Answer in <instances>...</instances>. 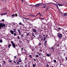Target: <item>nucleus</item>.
<instances>
[{"label": "nucleus", "mask_w": 67, "mask_h": 67, "mask_svg": "<svg viewBox=\"0 0 67 67\" xmlns=\"http://www.w3.org/2000/svg\"><path fill=\"white\" fill-rule=\"evenodd\" d=\"M46 7H47V5H45L43 7H42V8H46Z\"/></svg>", "instance_id": "obj_28"}, {"label": "nucleus", "mask_w": 67, "mask_h": 67, "mask_svg": "<svg viewBox=\"0 0 67 67\" xmlns=\"http://www.w3.org/2000/svg\"><path fill=\"white\" fill-rule=\"evenodd\" d=\"M47 8H46V9L44 10V12H45V11H47Z\"/></svg>", "instance_id": "obj_37"}, {"label": "nucleus", "mask_w": 67, "mask_h": 67, "mask_svg": "<svg viewBox=\"0 0 67 67\" xmlns=\"http://www.w3.org/2000/svg\"><path fill=\"white\" fill-rule=\"evenodd\" d=\"M60 13L62 14H63V15H64V16H67V13H63L62 12H60Z\"/></svg>", "instance_id": "obj_5"}, {"label": "nucleus", "mask_w": 67, "mask_h": 67, "mask_svg": "<svg viewBox=\"0 0 67 67\" xmlns=\"http://www.w3.org/2000/svg\"><path fill=\"white\" fill-rule=\"evenodd\" d=\"M63 56H66V53H64Z\"/></svg>", "instance_id": "obj_45"}, {"label": "nucleus", "mask_w": 67, "mask_h": 67, "mask_svg": "<svg viewBox=\"0 0 67 67\" xmlns=\"http://www.w3.org/2000/svg\"><path fill=\"white\" fill-rule=\"evenodd\" d=\"M49 17H51V16H52V15H49Z\"/></svg>", "instance_id": "obj_53"}, {"label": "nucleus", "mask_w": 67, "mask_h": 67, "mask_svg": "<svg viewBox=\"0 0 67 67\" xmlns=\"http://www.w3.org/2000/svg\"><path fill=\"white\" fill-rule=\"evenodd\" d=\"M57 46H59V44H57Z\"/></svg>", "instance_id": "obj_56"}, {"label": "nucleus", "mask_w": 67, "mask_h": 67, "mask_svg": "<svg viewBox=\"0 0 67 67\" xmlns=\"http://www.w3.org/2000/svg\"><path fill=\"white\" fill-rule=\"evenodd\" d=\"M14 16H15L17 17L18 16V14L16 13L15 14H13L12 15V17Z\"/></svg>", "instance_id": "obj_9"}, {"label": "nucleus", "mask_w": 67, "mask_h": 67, "mask_svg": "<svg viewBox=\"0 0 67 67\" xmlns=\"http://www.w3.org/2000/svg\"><path fill=\"white\" fill-rule=\"evenodd\" d=\"M24 50L25 51V52H23V53H24L25 54V53H26V52H27L26 50L24 49Z\"/></svg>", "instance_id": "obj_27"}, {"label": "nucleus", "mask_w": 67, "mask_h": 67, "mask_svg": "<svg viewBox=\"0 0 67 67\" xmlns=\"http://www.w3.org/2000/svg\"><path fill=\"white\" fill-rule=\"evenodd\" d=\"M19 25H21V24H22V23H21V22H20L19 23Z\"/></svg>", "instance_id": "obj_50"}, {"label": "nucleus", "mask_w": 67, "mask_h": 67, "mask_svg": "<svg viewBox=\"0 0 67 67\" xmlns=\"http://www.w3.org/2000/svg\"><path fill=\"white\" fill-rule=\"evenodd\" d=\"M28 65H27V64H26L25 65V66L26 67H27V66H28Z\"/></svg>", "instance_id": "obj_48"}, {"label": "nucleus", "mask_w": 67, "mask_h": 67, "mask_svg": "<svg viewBox=\"0 0 67 67\" xmlns=\"http://www.w3.org/2000/svg\"><path fill=\"white\" fill-rule=\"evenodd\" d=\"M17 31H18L19 32H21V31H20V30L19 29H18L17 30Z\"/></svg>", "instance_id": "obj_31"}, {"label": "nucleus", "mask_w": 67, "mask_h": 67, "mask_svg": "<svg viewBox=\"0 0 67 67\" xmlns=\"http://www.w3.org/2000/svg\"><path fill=\"white\" fill-rule=\"evenodd\" d=\"M40 16H43V15H42L41 14V15L40 14Z\"/></svg>", "instance_id": "obj_62"}, {"label": "nucleus", "mask_w": 67, "mask_h": 67, "mask_svg": "<svg viewBox=\"0 0 67 67\" xmlns=\"http://www.w3.org/2000/svg\"><path fill=\"white\" fill-rule=\"evenodd\" d=\"M10 43L11 44H12V46L13 48H15L16 49H16V46H15V44L14 43V42L13 41H11L10 42Z\"/></svg>", "instance_id": "obj_3"}, {"label": "nucleus", "mask_w": 67, "mask_h": 67, "mask_svg": "<svg viewBox=\"0 0 67 67\" xmlns=\"http://www.w3.org/2000/svg\"><path fill=\"white\" fill-rule=\"evenodd\" d=\"M21 37H24V35H21Z\"/></svg>", "instance_id": "obj_38"}, {"label": "nucleus", "mask_w": 67, "mask_h": 67, "mask_svg": "<svg viewBox=\"0 0 67 67\" xmlns=\"http://www.w3.org/2000/svg\"><path fill=\"white\" fill-rule=\"evenodd\" d=\"M14 36H16V34L15 33H14Z\"/></svg>", "instance_id": "obj_32"}, {"label": "nucleus", "mask_w": 67, "mask_h": 67, "mask_svg": "<svg viewBox=\"0 0 67 67\" xmlns=\"http://www.w3.org/2000/svg\"><path fill=\"white\" fill-rule=\"evenodd\" d=\"M42 3H39L37 4L36 5H34V6H35L36 7H40V6L42 5Z\"/></svg>", "instance_id": "obj_4"}, {"label": "nucleus", "mask_w": 67, "mask_h": 67, "mask_svg": "<svg viewBox=\"0 0 67 67\" xmlns=\"http://www.w3.org/2000/svg\"><path fill=\"white\" fill-rule=\"evenodd\" d=\"M30 35V32H29L28 33L26 34V35L28 36H29Z\"/></svg>", "instance_id": "obj_25"}, {"label": "nucleus", "mask_w": 67, "mask_h": 67, "mask_svg": "<svg viewBox=\"0 0 67 67\" xmlns=\"http://www.w3.org/2000/svg\"><path fill=\"white\" fill-rule=\"evenodd\" d=\"M29 57L30 58H32V57H34V55L33 54H32L31 55H29Z\"/></svg>", "instance_id": "obj_6"}, {"label": "nucleus", "mask_w": 67, "mask_h": 67, "mask_svg": "<svg viewBox=\"0 0 67 67\" xmlns=\"http://www.w3.org/2000/svg\"><path fill=\"white\" fill-rule=\"evenodd\" d=\"M46 37H44L43 38V40L45 41V40H46Z\"/></svg>", "instance_id": "obj_35"}, {"label": "nucleus", "mask_w": 67, "mask_h": 67, "mask_svg": "<svg viewBox=\"0 0 67 67\" xmlns=\"http://www.w3.org/2000/svg\"><path fill=\"white\" fill-rule=\"evenodd\" d=\"M32 65H33V67H35V66H36V64H33L32 63Z\"/></svg>", "instance_id": "obj_20"}, {"label": "nucleus", "mask_w": 67, "mask_h": 67, "mask_svg": "<svg viewBox=\"0 0 67 67\" xmlns=\"http://www.w3.org/2000/svg\"><path fill=\"white\" fill-rule=\"evenodd\" d=\"M23 19H26V20H29V19L25 18L24 17H23Z\"/></svg>", "instance_id": "obj_19"}, {"label": "nucleus", "mask_w": 67, "mask_h": 67, "mask_svg": "<svg viewBox=\"0 0 67 67\" xmlns=\"http://www.w3.org/2000/svg\"><path fill=\"white\" fill-rule=\"evenodd\" d=\"M17 38H18V39H20V37H19V36H18L17 37Z\"/></svg>", "instance_id": "obj_46"}, {"label": "nucleus", "mask_w": 67, "mask_h": 67, "mask_svg": "<svg viewBox=\"0 0 67 67\" xmlns=\"http://www.w3.org/2000/svg\"><path fill=\"white\" fill-rule=\"evenodd\" d=\"M37 54H38L39 56H40V57H41V56L42 55V53H40L38 52L37 53Z\"/></svg>", "instance_id": "obj_15"}, {"label": "nucleus", "mask_w": 67, "mask_h": 67, "mask_svg": "<svg viewBox=\"0 0 67 67\" xmlns=\"http://www.w3.org/2000/svg\"><path fill=\"white\" fill-rule=\"evenodd\" d=\"M10 32L11 34H13V35L14 34V31L13 30H10Z\"/></svg>", "instance_id": "obj_13"}, {"label": "nucleus", "mask_w": 67, "mask_h": 67, "mask_svg": "<svg viewBox=\"0 0 67 67\" xmlns=\"http://www.w3.org/2000/svg\"><path fill=\"white\" fill-rule=\"evenodd\" d=\"M46 66L47 67H49V65H48V64H47Z\"/></svg>", "instance_id": "obj_47"}, {"label": "nucleus", "mask_w": 67, "mask_h": 67, "mask_svg": "<svg viewBox=\"0 0 67 67\" xmlns=\"http://www.w3.org/2000/svg\"><path fill=\"white\" fill-rule=\"evenodd\" d=\"M3 63L4 64H3L4 65H6V64H5V63H6V62H5V61H3Z\"/></svg>", "instance_id": "obj_26"}, {"label": "nucleus", "mask_w": 67, "mask_h": 67, "mask_svg": "<svg viewBox=\"0 0 67 67\" xmlns=\"http://www.w3.org/2000/svg\"><path fill=\"white\" fill-rule=\"evenodd\" d=\"M7 13H4L1 14V16H2V15H7Z\"/></svg>", "instance_id": "obj_11"}, {"label": "nucleus", "mask_w": 67, "mask_h": 67, "mask_svg": "<svg viewBox=\"0 0 67 67\" xmlns=\"http://www.w3.org/2000/svg\"><path fill=\"white\" fill-rule=\"evenodd\" d=\"M12 46V45H11V44H9V45L8 46V48H10V46Z\"/></svg>", "instance_id": "obj_23"}, {"label": "nucleus", "mask_w": 67, "mask_h": 67, "mask_svg": "<svg viewBox=\"0 0 67 67\" xmlns=\"http://www.w3.org/2000/svg\"><path fill=\"white\" fill-rule=\"evenodd\" d=\"M31 34V36H32V37H36V36H35L34 35V33L32 32V34Z\"/></svg>", "instance_id": "obj_7"}, {"label": "nucleus", "mask_w": 67, "mask_h": 67, "mask_svg": "<svg viewBox=\"0 0 67 67\" xmlns=\"http://www.w3.org/2000/svg\"><path fill=\"white\" fill-rule=\"evenodd\" d=\"M42 3V5H43V6H44V5H45V4H43V3Z\"/></svg>", "instance_id": "obj_51"}, {"label": "nucleus", "mask_w": 67, "mask_h": 67, "mask_svg": "<svg viewBox=\"0 0 67 67\" xmlns=\"http://www.w3.org/2000/svg\"><path fill=\"white\" fill-rule=\"evenodd\" d=\"M13 30L14 31V32L15 33H17V32H16V29H13Z\"/></svg>", "instance_id": "obj_14"}, {"label": "nucleus", "mask_w": 67, "mask_h": 67, "mask_svg": "<svg viewBox=\"0 0 67 67\" xmlns=\"http://www.w3.org/2000/svg\"><path fill=\"white\" fill-rule=\"evenodd\" d=\"M47 56H48V57H49V56H50V55H49V54H47Z\"/></svg>", "instance_id": "obj_30"}, {"label": "nucleus", "mask_w": 67, "mask_h": 67, "mask_svg": "<svg viewBox=\"0 0 67 67\" xmlns=\"http://www.w3.org/2000/svg\"><path fill=\"white\" fill-rule=\"evenodd\" d=\"M1 66H2V65H1V64H0V67H1Z\"/></svg>", "instance_id": "obj_58"}, {"label": "nucleus", "mask_w": 67, "mask_h": 67, "mask_svg": "<svg viewBox=\"0 0 67 67\" xmlns=\"http://www.w3.org/2000/svg\"><path fill=\"white\" fill-rule=\"evenodd\" d=\"M63 29L62 28H59L58 29V30L59 31V32L60 31V30H62Z\"/></svg>", "instance_id": "obj_18"}, {"label": "nucleus", "mask_w": 67, "mask_h": 67, "mask_svg": "<svg viewBox=\"0 0 67 67\" xmlns=\"http://www.w3.org/2000/svg\"><path fill=\"white\" fill-rule=\"evenodd\" d=\"M8 62H10V63H12V60H8Z\"/></svg>", "instance_id": "obj_36"}, {"label": "nucleus", "mask_w": 67, "mask_h": 67, "mask_svg": "<svg viewBox=\"0 0 67 67\" xmlns=\"http://www.w3.org/2000/svg\"><path fill=\"white\" fill-rule=\"evenodd\" d=\"M51 19L52 20H54V17H51Z\"/></svg>", "instance_id": "obj_44"}, {"label": "nucleus", "mask_w": 67, "mask_h": 67, "mask_svg": "<svg viewBox=\"0 0 67 67\" xmlns=\"http://www.w3.org/2000/svg\"><path fill=\"white\" fill-rule=\"evenodd\" d=\"M5 27V25L3 23H0V29H1V28H2L3 27Z\"/></svg>", "instance_id": "obj_2"}, {"label": "nucleus", "mask_w": 67, "mask_h": 67, "mask_svg": "<svg viewBox=\"0 0 67 67\" xmlns=\"http://www.w3.org/2000/svg\"><path fill=\"white\" fill-rule=\"evenodd\" d=\"M41 45V43L39 42L38 44V45H40H40Z\"/></svg>", "instance_id": "obj_43"}, {"label": "nucleus", "mask_w": 67, "mask_h": 67, "mask_svg": "<svg viewBox=\"0 0 67 67\" xmlns=\"http://www.w3.org/2000/svg\"><path fill=\"white\" fill-rule=\"evenodd\" d=\"M19 35H21V32H19Z\"/></svg>", "instance_id": "obj_57"}, {"label": "nucleus", "mask_w": 67, "mask_h": 67, "mask_svg": "<svg viewBox=\"0 0 67 67\" xmlns=\"http://www.w3.org/2000/svg\"><path fill=\"white\" fill-rule=\"evenodd\" d=\"M28 6L29 7V8H32L33 7V5L31 4L30 5H29Z\"/></svg>", "instance_id": "obj_10"}, {"label": "nucleus", "mask_w": 67, "mask_h": 67, "mask_svg": "<svg viewBox=\"0 0 67 67\" xmlns=\"http://www.w3.org/2000/svg\"><path fill=\"white\" fill-rule=\"evenodd\" d=\"M22 41H20V44H22Z\"/></svg>", "instance_id": "obj_64"}, {"label": "nucleus", "mask_w": 67, "mask_h": 67, "mask_svg": "<svg viewBox=\"0 0 67 67\" xmlns=\"http://www.w3.org/2000/svg\"><path fill=\"white\" fill-rule=\"evenodd\" d=\"M33 60H34V61H35V62H36V59H33Z\"/></svg>", "instance_id": "obj_49"}, {"label": "nucleus", "mask_w": 67, "mask_h": 67, "mask_svg": "<svg viewBox=\"0 0 67 67\" xmlns=\"http://www.w3.org/2000/svg\"><path fill=\"white\" fill-rule=\"evenodd\" d=\"M40 15H41V14L40 13L37 14V15L38 16H40Z\"/></svg>", "instance_id": "obj_24"}, {"label": "nucleus", "mask_w": 67, "mask_h": 67, "mask_svg": "<svg viewBox=\"0 0 67 67\" xmlns=\"http://www.w3.org/2000/svg\"><path fill=\"white\" fill-rule=\"evenodd\" d=\"M25 60H27V58H25Z\"/></svg>", "instance_id": "obj_52"}, {"label": "nucleus", "mask_w": 67, "mask_h": 67, "mask_svg": "<svg viewBox=\"0 0 67 67\" xmlns=\"http://www.w3.org/2000/svg\"><path fill=\"white\" fill-rule=\"evenodd\" d=\"M47 42V41H46L44 42V43H46Z\"/></svg>", "instance_id": "obj_59"}, {"label": "nucleus", "mask_w": 67, "mask_h": 67, "mask_svg": "<svg viewBox=\"0 0 67 67\" xmlns=\"http://www.w3.org/2000/svg\"><path fill=\"white\" fill-rule=\"evenodd\" d=\"M14 64H16V62L15 61H14Z\"/></svg>", "instance_id": "obj_55"}, {"label": "nucleus", "mask_w": 67, "mask_h": 67, "mask_svg": "<svg viewBox=\"0 0 67 67\" xmlns=\"http://www.w3.org/2000/svg\"><path fill=\"white\" fill-rule=\"evenodd\" d=\"M40 20H43V19H44V18H40Z\"/></svg>", "instance_id": "obj_33"}, {"label": "nucleus", "mask_w": 67, "mask_h": 67, "mask_svg": "<svg viewBox=\"0 0 67 67\" xmlns=\"http://www.w3.org/2000/svg\"><path fill=\"white\" fill-rule=\"evenodd\" d=\"M35 16L34 15H31V14L30 15V16H32V17H35Z\"/></svg>", "instance_id": "obj_22"}, {"label": "nucleus", "mask_w": 67, "mask_h": 67, "mask_svg": "<svg viewBox=\"0 0 67 67\" xmlns=\"http://www.w3.org/2000/svg\"><path fill=\"white\" fill-rule=\"evenodd\" d=\"M0 42L1 43H2V40H0Z\"/></svg>", "instance_id": "obj_42"}, {"label": "nucleus", "mask_w": 67, "mask_h": 67, "mask_svg": "<svg viewBox=\"0 0 67 67\" xmlns=\"http://www.w3.org/2000/svg\"><path fill=\"white\" fill-rule=\"evenodd\" d=\"M18 61L19 63H21L22 62V60H21V59L20 58L19 59V60Z\"/></svg>", "instance_id": "obj_21"}, {"label": "nucleus", "mask_w": 67, "mask_h": 67, "mask_svg": "<svg viewBox=\"0 0 67 67\" xmlns=\"http://www.w3.org/2000/svg\"><path fill=\"white\" fill-rule=\"evenodd\" d=\"M39 52H42V50L41 49H40L39 50Z\"/></svg>", "instance_id": "obj_39"}, {"label": "nucleus", "mask_w": 67, "mask_h": 67, "mask_svg": "<svg viewBox=\"0 0 67 67\" xmlns=\"http://www.w3.org/2000/svg\"><path fill=\"white\" fill-rule=\"evenodd\" d=\"M61 20H64V19H63V17H62L61 18Z\"/></svg>", "instance_id": "obj_54"}, {"label": "nucleus", "mask_w": 67, "mask_h": 67, "mask_svg": "<svg viewBox=\"0 0 67 67\" xmlns=\"http://www.w3.org/2000/svg\"><path fill=\"white\" fill-rule=\"evenodd\" d=\"M54 62V63H57V62L56 61V60H53Z\"/></svg>", "instance_id": "obj_34"}, {"label": "nucleus", "mask_w": 67, "mask_h": 67, "mask_svg": "<svg viewBox=\"0 0 67 67\" xmlns=\"http://www.w3.org/2000/svg\"><path fill=\"white\" fill-rule=\"evenodd\" d=\"M36 34H40V32H39V31L38 30H37L36 31Z\"/></svg>", "instance_id": "obj_12"}, {"label": "nucleus", "mask_w": 67, "mask_h": 67, "mask_svg": "<svg viewBox=\"0 0 67 67\" xmlns=\"http://www.w3.org/2000/svg\"><path fill=\"white\" fill-rule=\"evenodd\" d=\"M49 49H52V51H54V50L55 49V48H54V47H50Z\"/></svg>", "instance_id": "obj_8"}, {"label": "nucleus", "mask_w": 67, "mask_h": 67, "mask_svg": "<svg viewBox=\"0 0 67 67\" xmlns=\"http://www.w3.org/2000/svg\"><path fill=\"white\" fill-rule=\"evenodd\" d=\"M36 57H37L38 58V55H36Z\"/></svg>", "instance_id": "obj_40"}, {"label": "nucleus", "mask_w": 67, "mask_h": 67, "mask_svg": "<svg viewBox=\"0 0 67 67\" xmlns=\"http://www.w3.org/2000/svg\"><path fill=\"white\" fill-rule=\"evenodd\" d=\"M63 34L64 35V33H63L62 34L61 33H58L57 34V37L59 38L60 39L63 37Z\"/></svg>", "instance_id": "obj_1"}, {"label": "nucleus", "mask_w": 67, "mask_h": 67, "mask_svg": "<svg viewBox=\"0 0 67 67\" xmlns=\"http://www.w3.org/2000/svg\"><path fill=\"white\" fill-rule=\"evenodd\" d=\"M47 10H48V9H50L51 8V7H48L47 8Z\"/></svg>", "instance_id": "obj_41"}, {"label": "nucleus", "mask_w": 67, "mask_h": 67, "mask_svg": "<svg viewBox=\"0 0 67 67\" xmlns=\"http://www.w3.org/2000/svg\"><path fill=\"white\" fill-rule=\"evenodd\" d=\"M20 64V63L19 62V61H18L16 63V65H18Z\"/></svg>", "instance_id": "obj_17"}, {"label": "nucleus", "mask_w": 67, "mask_h": 67, "mask_svg": "<svg viewBox=\"0 0 67 67\" xmlns=\"http://www.w3.org/2000/svg\"><path fill=\"white\" fill-rule=\"evenodd\" d=\"M43 37H44L45 35H43Z\"/></svg>", "instance_id": "obj_60"}, {"label": "nucleus", "mask_w": 67, "mask_h": 67, "mask_svg": "<svg viewBox=\"0 0 67 67\" xmlns=\"http://www.w3.org/2000/svg\"><path fill=\"white\" fill-rule=\"evenodd\" d=\"M2 21H4V20L3 19H2Z\"/></svg>", "instance_id": "obj_63"}, {"label": "nucleus", "mask_w": 67, "mask_h": 67, "mask_svg": "<svg viewBox=\"0 0 67 67\" xmlns=\"http://www.w3.org/2000/svg\"><path fill=\"white\" fill-rule=\"evenodd\" d=\"M36 31L37 30H36L35 29H34L32 30V31L33 32H34V33H36Z\"/></svg>", "instance_id": "obj_16"}, {"label": "nucleus", "mask_w": 67, "mask_h": 67, "mask_svg": "<svg viewBox=\"0 0 67 67\" xmlns=\"http://www.w3.org/2000/svg\"><path fill=\"white\" fill-rule=\"evenodd\" d=\"M58 5L59 6H63V4H58Z\"/></svg>", "instance_id": "obj_29"}, {"label": "nucleus", "mask_w": 67, "mask_h": 67, "mask_svg": "<svg viewBox=\"0 0 67 67\" xmlns=\"http://www.w3.org/2000/svg\"><path fill=\"white\" fill-rule=\"evenodd\" d=\"M7 9V7L4 8V9Z\"/></svg>", "instance_id": "obj_61"}]
</instances>
